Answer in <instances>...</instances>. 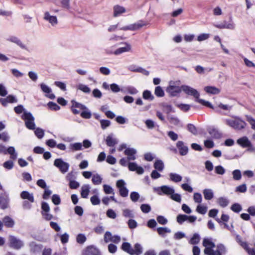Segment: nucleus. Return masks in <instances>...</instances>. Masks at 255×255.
Wrapping results in <instances>:
<instances>
[{"mask_svg":"<svg viewBox=\"0 0 255 255\" xmlns=\"http://www.w3.org/2000/svg\"><path fill=\"white\" fill-rule=\"evenodd\" d=\"M130 198L132 202H137L139 198V194L137 192H132L130 194Z\"/></svg>","mask_w":255,"mask_h":255,"instance_id":"obj_58","label":"nucleus"},{"mask_svg":"<svg viewBox=\"0 0 255 255\" xmlns=\"http://www.w3.org/2000/svg\"><path fill=\"white\" fill-rule=\"evenodd\" d=\"M114 16L117 17L119 15L126 12L125 7L117 5L114 7Z\"/></svg>","mask_w":255,"mask_h":255,"instance_id":"obj_30","label":"nucleus"},{"mask_svg":"<svg viewBox=\"0 0 255 255\" xmlns=\"http://www.w3.org/2000/svg\"><path fill=\"white\" fill-rule=\"evenodd\" d=\"M103 190H104V192L105 193V194H112L113 195L115 194L114 189L111 186H110L109 185L104 184L103 185Z\"/></svg>","mask_w":255,"mask_h":255,"instance_id":"obj_43","label":"nucleus"},{"mask_svg":"<svg viewBox=\"0 0 255 255\" xmlns=\"http://www.w3.org/2000/svg\"><path fill=\"white\" fill-rule=\"evenodd\" d=\"M237 142L243 148H246L251 145V142L247 136H243L239 138Z\"/></svg>","mask_w":255,"mask_h":255,"instance_id":"obj_21","label":"nucleus"},{"mask_svg":"<svg viewBox=\"0 0 255 255\" xmlns=\"http://www.w3.org/2000/svg\"><path fill=\"white\" fill-rule=\"evenodd\" d=\"M147 23L143 20H139L137 22L131 24L129 25L122 27L120 28V30L127 31V30H131L134 31L138 30L143 27V26L146 25Z\"/></svg>","mask_w":255,"mask_h":255,"instance_id":"obj_8","label":"nucleus"},{"mask_svg":"<svg viewBox=\"0 0 255 255\" xmlns=\"http://www.w3.org/2000/svg\"><path fill=\"white\" fill-rule=\"evenodd\" d=\"M217 203L221 207L225 208L228 205L229 201L226 197H221L217 199Z\"/></svg>","mask_w":255,"mask_h":255,"instance_id":"obj_35","label":"nucleus"},{"mask_svg":"<svg viewBox=\"0 0 255 255\" xmlns=\"http://www.w3.org/2000/svg\"><path fill=\"white\" fill-rule=\"evenodd\" d=\"M158 234L162 237L165 236V233H170L171 230L167 227H159L157 229Z\"/></svg>","mask_w":255,"mask_h":255,"instance_id":"obj_41","label":"nucleus"},{"mask_svg":"<svg viewBox=\"0 0 255 255\" xmlns=\"http://www.w3.org/2000/svg\"><path fill=\"white\" fill-rule=\"evenodd\" d=\"M44 19L48 21L52 26H55L58 23V20L56 16L51 15L49 12L44 13Z\"/></svg>","mask_w":255,"mask_h":255,"instance_id":"obj_19","label":"nucleus"},{"mask_svg":"<svg viewBox=\"0 0 255 255\" xmlns=\"http://www.w3.org/2000/svg\"><path fill=\"white\" fill-rule=\"evenodd\" d=\"M123 93H128L130 95H135L138 93V91L132 86H128L123 88Z\"/></svg>","mask_w":255,"mask_h":255,"instance_id":"obj_29","label":"nucleus"},{"mask_svg":"<svg viewBox=\"0 0 255 255\" xmlns=\"http://www.w3.org/2000/svg\"><path fill=\"white\" fill-rule=\"evenodd\" d=\"M20 197L24 200L27 199L31 203L34 201L33 194L27 191H22L20 193Z\"/></svg>","mask_w":255,"mask_h":255,"instance_id":"obj_23","label":"nucleus"},{"mask_svg":"<svg viewBox=\"0 0 255 255\" xmlns=\"http://www.w3.org/2000/svg\"><path fill=\"white\" fill-rule=\"evenodd\" d=\"M181 89L187 95L194 97L196 102L211 109H214L212 105L210 102L199 98L200 93L197 90L187 85L181 86Z\"/></svg>","mask_w":255,"mask_h":255,"instance_id":"obj_1","label":"nucleus"},{"mask_svg":"<svg viewBox=\"0 0 255 255\" xmlns=\"http://www.w3.org/2000/svg\"><path fill=\"white\" fill-rule=\"evenodd\" d=\"M121 249L130 255H140L143 252V248L138 243H136L133 249L129 243L124 242L122 245Z\"/></svg>","mask_w":255,"mask_h":255,"instance_id":"obj_2","label":"nucleus"},{"mask_svg":"<svg viewBox=\"0 0 255 255\" xmlns=\"http://www.w3.org/2000/svg\"><path fill=\"white\" fill-rule=\"evenodd\" d=\"M203 245L205 248L215 247V244L209 239H204L203 242Z\"/></svg>","mask_w":255,"mask_h":255,"instance_id":"obj_48","label":"nucleus"},{"mask_svg":"<svg viewBox=\"0 0 255 255\" xmlns=\"http://www.w3.org/2000/svg\"><path fill=\"white\" fill-rule=\"evenodd\" d=\"M85 111H83L81 113V114H80L81 116L84 119H90L92 116L91 112L89 110H88L87 108V109H85Z\"/></svg>","mask_w":255,"mask_h":255,"instance_id":"obj_56","label":"nucleus"},{"mask_svg":"<svg viewBox=\"0 0 255 255\" xmlns=\"http://www.w3.org/2000/svg\"><path fill=\"white\" fill-rule=\"evenodd\" d=\"M106 142L107 145L110 147H113L118 143V140L114 137L113 133H111L107 136Z\"/></svg>","mask_w":255,"mask_h":255,"instance_id":"obj_22","label":"nucleus"},{"mask_svg":"<svg viewBox=\"0 0 255 255\" xmlns=\"http://www.w3.org/2000/svg\"><path fill=\"white\" fill-rule=\"evenodd\" d=\"M51 200L52 202L55 205H58L61 203V199L60 196L57 194H54L52 195Z\"/></svg>","mask_w":255,"mask_h":255,"instance_id":"obj_60","label":"nucleus"},{"mask_svg":"<svg viewBox=\"0 0 255 255\" xmlns=\"http://www.w3.org/2000/svg\"><path fill=\"white\" fill-rule=\"evenodd\" d=\"M154 167L159 171H162L164 167V163L161 160H157L154 163Z\"/></svg>","mask_w":255,"mask_h":255,"instance_id":"obj_40","label":"nucleus"},{"mask_svg":"<svg viewBox=\"0 0 255 255\" xmlns=\"http://www.w3.org/2000/svg\"><path fill=\"white\" fill-rule=\"evenodd\" d=\"M225 123L229 126L237 130H241L244 128L247 125L244 121L238 117H235L234 120L226 119Z\"/></svg>","mask_w":255,"mask_h":255,"instance_id":"obj_3","label":"nucleus"},{"mask_svg":"<svg viewBox=\"0 0 255 255\" xmlns=\"http://www.w3.org/2000/svg\"><path fill=\"white\" fill-rule=\"evenodd\" d=\"M54 165L58 168L62 173L67 172L69 168L70 165L68 163L63 161L62 158H57L54 161Z\"/></svg>","mask_w":255,"mask_h":255,"instance_id":"obj_7","label":"nucleus"},{"mask_svg":"<svg viewBox=\"0 0 255 255\" xmlns=\"http://www.w3.org/2000/svg\"><path fill=\"white\" fill-rule=\"evenodd\" d=\"M125 44L126 45L125 47H120V48L117 49V50H116L113 52L112 51H109L107 49V50H106V53L108 54H114L116 55H118L123 53L130 51L131 50V45L127 42L125 43Z\"/></svg>","mask_w":255,"mask_h":255,"instance_id":"obj_11","label":"nucleus"},{"mask_svg":"<svg viewBox=\"0 0 255 255\" xmlns=\"http://www.w3.org/2000/svg\"><path fill=\"white\" fill-rule=\"evenodd\" d=\"M179 81H170L169 85L166 88V92L172 96H176L182 91L181 86H178Z\"/></svg>","mask_w":255,"mask_h":255,"instance_id":"obj_5","label":"nucleus"},{"mask_svg":"<svg viewBox=\"0 0 255 255\" xmlns=\"http://www.w3.org/2000/svg\"><path fill=\"white\" fill-rule=\"evenodd\" d=\"M48 107L51 110L58 111L60 109L59 106L53 102H49L47 104Z\"/></svg>","mask_w":255,"mask_h":255,"instance_id":"obj_59","label":"nucleus"},{"mask_svg":"<svg viewBox=\"0 0 255 255\" xmlns=\"http://www.w3.org/2000/svg\"><path fill=\"white\" fill-rule=\"evenodd\" d=\"M9 246L15 250H19L23 246V242L13 236L9 237Z\"/></svg>","mask_w":255,"mask_h":255,"instance_id":"obj_10","label":"nucleus"},{"mask_svg":"<svg viewBox=\"0 0 255 255\" xmlns=\"http://www.w3.org/2000/svg\"><path fill=\"white\" fill-rule=\"evenodd\" d=\"M126 182L123 179L117 181L116 186L119 190V193L122 197H127L128 196V190L126 187Z\"/></svg>","mask_w":255,"mask_h":255,"instance_id":"obj_9","label":"nucleus"},{"mask_svg":"<svg viewBox=\"0 0 255 255\" xmlns=\"http://www.w3.org/2000/svg\"><path fill=\"white\" fill-rule=\"evenodd\" d=\"M86 241V237L83 234H79L76 237V241L80 244H83Z\"/></svg>","mask_w":255,"mask_h":255,"instance_id":"obj_53","label":"nucleus"},{"mask_svg":"<svg viewBox=\"0 0 255 255\" xmlns=\"http://www.w3.org/2000/svg\"><path fill=\"white\" fill-rule=\"evenodd\" d=\"M125 155L127 156V158L129 160H134L136 159L135 154L136 150L132 148H127L124 151Z\"/></svg>","mask_w":255,"mask_h":255,"instance_id":"obj_18","label":"nucleus"},{"mask_svg":"<svg viewBox=\"0 0 255 255\" xmlns=\"http://www.w3.org/2000/svg\"><path fill=\"white\" fill-rule=\"evenodd\" d=\"M102 178L98 174H94L92 176V181L94 185H100L102 183Z\"/></svg>","mask_w":255,"mask_h":255,"instance_id":"obj_39","label":"nucleus"},{"mask_svg":"<svg viewBox=\"0 0 255 255\" xmlns=\"http://www.w3.org/2000/svg\"><path fill=\"white\" fill-rule=\"evenodd\" d=\"M170 180L175 183H178L180 182L182 179V177L176 173H170L169 174Z\"/></svg>","mask_w":255,"mask_h":255,"instance_id":"obj_31","label":"nucleus"},{"mask_svg":"<svg viewBox=\"0 0 255 255\" xmlns=\"http://www.w3.org/2000/svg\"><path fill=\"white\" fill-rule=\"evenodd\" d=\"M179 153L182 156H185L188 153V147L182 141H178L176 144Z\"/></svg>","mask_w":255,"mask_h":255,"instance_id":"obj_12","label":"nucleus"},{"mask_svg":"<svg viewBox=\"0 0 255 255\" xmlns=\"http://www.w3.org/2000/svg\"><path fill=\"white\" fill-rule=\"evenodd\" d=\"M143 98L145 100L152 101L154 99V96L151 94L150 91L145 90L142 94Z\"/></svg>","mask_w":255,"mask_h":255,"instance_id":"obj_42","label":"nucleus"},{"mask_svg":"<svg viewBox=\"0 0 255 255\" xmlns=\"http://www.w3.org/2000/svg\"><path fill=\"white\" fill-rule=\"evenodd\" d=\"M208 131L210 135L214 138H220L222 137V134L215 128H209Z\"/></svg>","mask_w":255,"mask_h":255,"instance_id":"obj_28","label":"nucleus"},{"mask_svg":"<svg viewBox=\"0 0 255 255\" xmlns=\"http://www.w3.org/2000/svg\"><path fill=\"white\" fill-rule=\"evenodd\" d=\"M69 149L72 151H75L78 150H81L83 149L82 144L80 142H75L71 143L69 145Z\"/></svg>","mask_w":255,"mask_h":255,"instance_id":"obj_34","label":"nucleus"},{"mask_svg":"<svg viewBox=\"0 0 255 255\" xmlns=\"http://www.w3.org/2000/svg\"><path fill=\"white\" fill-rule=\"evenodd\" d=\"M247 120L251 125L252 128L255 130V119L250 116H247Z\"/></svg>","mask_w":255,"mask_h":255,"instance_id":"obj_64","label":"nucleus"},{"mask_svg":"<svg viewBox=\"0 0 255 255\" xmlns=\"http://www.w3.org/2000/svg\"><path fill=\"white\" fill-rule=\"evenodd\" d=\"M7 153L10 155V158L12 160H15L17 158V154L15 152V148L13 146H9L7 149Z\"/></svg>","mask_w":255,"mask_h":255,"instance_id":"obj_38","label":"nucleus"},{"mask_svg":"<svg viewBox=\"0 0 255 255\" xmlns=\"http://www.w3.org/2000/svg\"><path fill=\"white\" fill-rule=\"evenodd\" d=\"M196 210L198 213L204 215L207 211V207L205 206L199 205L197 206Z\"/></svg>","mask_w":255,"mask_h":255,"instance_id":"obj_45","label":"nucleus"},{"mask_svg":"<svg viewBox=\"0 0 255 255\" xmlns=\"http://www.w3.org/2000/svg\"><path fill=\"white\" fill-rule=\"evenodd\" d=\"M154 94L158 97H162L164 95V91L160 86H157L155 87Z\"/></svg>","mask_w":255,"mask_h":255,"instance_id":"obj_46","label":"nucleus"},{"mask_svg":"<svg viewBox=\"0 0 255 255\" xmlns=\"http://www.w3.org/2000/svg\"><path fill=\"white\" fill-rule=\"evenodd\" d=\"M78 89L85 93H89L91 91L90 88L82 84H80L78 86Z\"/></svg>","mask_w":255,"mask_h":255,"instance_id":"obj_55","label":"nucleus"},{"mask_svg":"<svg viewBox=\"0 0 255 255\" xmlns=\"http://www.w3.org/2000/svg\"><path fill=\"white\" fill-rule=\"evenodd\" d=\"M187 215L179 214L177 216L176 220L178 224L182 225L185 221H187Z\"/></svg>","mask_w":255,"mask_h":255,"instance_id":"obj_47","label":"nucleus"},{"mask_svg":"<svg viewBox=\"0 0 255 255\" xmlns=\"http://www.w3.org/2000/svg\"><path fill=\"white\" fill-rule=\"evenodd\" d=\"M110 88L114 93H118L119 92H123V88L121 89L118 85L113 83L110 85Z\"/></svg>","mask_w":255,"mask_h":255,"instance_id":"obj_51","label":"nucleus"},{"mask_svg":"<svg viewBox=\"0 0 255 255\" xmlns=\"http://www.w3.org/2000/svg\"><path fill=\"white\" fill-rule=\"evenodd\" d=\"M230 22L229 23H226V21H224L223 23L221 24H214L213 25L214 27L219 28V29H234L235 28V24L232 21V17H230Z\"/></svg>","mask_w":255,"mask_h":255,"instance_id":"obj_16","label":"nucleus"},{"mask_svg":"<svg viewBox=\"0 0 255 255\" xmlns=\"http://www.w3.org/2000/svg\"><path fill=\"white\" fill-rule=\"evenodd\" d=\"M153 189V191L159 195H166L170 196L171 194H173V193L175 192V190L173 187H169L167 185L154 187Z\"/></svg>","mask_w":255,"mask_h":255,"instance_id":"obj_6","label":"nucleus"},{"mask_svg":"<svg viewBox=\"0 0 255 255\" xmlns=\"http://www.w3.org/2000/svg\"><path fill=\"white\" fill-rule=\"evenodd\" d=\"M123 215L126 218H133L134 217L132 211L128 209L123 210Z\"/></svg>","mask_w":255,"mask_h":255,"instance_id":"obj_50","label":"nucleus"},{"mask_svg":"<svg viewBox=\"0 0 255 255\" xmlns=\"http://www.w3.org/2000/svg\"><path fill=\"white\" fill-rule=\"evenodd\" d=\"M34 133L35 135L38 138H42L44 134V130L40 128H37L35 129L34 131Z\"/></svg>","mask_w":255,"mask_h":255,"instance_id":"obj_63","label":"nucleus"},{"mask_svg":"<svg viewBox=\"0 0 255 255\" xmlns=\"http://www.w3.org/2000/svg\"><path fill=\"white\" fill-rule=\"evenodd\" d=\"M204 198L207 200H211L214 197V193L212 190L210 189H205L203 192Z\"/></svg>","mask_w":255,"mask_h":255,"instance_id":"obj_33","label":"nucleus"},{"mask_svg":"<svg viewBox=\"0 0 255 255\" xmlns=\"http://www.w3.org/2000/svg\"><path fill=\"white\" fill-rule=\"evenodd\" d=\"M90 201L93 205H98L100 203V199L98 195H94L90 198Z\"/></svg>","mask_w":255,"mask_h":255,"instance_id":"obj_49","label":"nucleus"},{"mask_svg":"<svg viewBox=\"0 0 255 255\" xmlns=\"http://www.w3.org/2000/svg\"><path fill=\"white\" fill-rule=\"evenodd\" d=\"M9 199L7 195L0 194V208L5 209L8 207Z\"/></svg>","mask_w":255,"mask_h":255,"instance_id":"obj_20","label":"nucleus"},{"mask_svg":"<svg viewBox=\"0 0 255 255\" xmlns=\"http://www.w3.org/2000/svg\"><path fill=\"white\" fill-rule=\"evenodd\" d=\"M128 168L129 171H136L138 174H142L144 173L143 168L138 166L135 162H129Z\"/></svg>","mask_w":255,"mask_h":255,"instance_id":"obj_15","label":"nucleus"},{"mask_svg":"<svg viewBox=\"0 0 255 255\" xmlns=\"http://www.w3.org/2000/svg\"><path fill=\"white\" fill-rule=\"evenodd\" d=\"M231 210L236 213H239L242 209V206L238 203H235L232 205Z\"/></svg>","mask_w":255,"mask_h":255,"instance_id":"obj_61","label":"nucleus"},{"mask_svg":"<svg viewBox=\"0 0 255 255\" xmlns=\"http://www.w3.org/2000/svg\"><path fill=\"white\" fill-rule=\"evenodd\" d=\"M247 188L246 184H243L237 186L236 188L235 191L236 192L245 193L247 191Z\"/></svg>","mask_w":255,"mask_h":255,"instance_id":"obj_57","label":"nucleus"},{"mask_svg":"<svg viewBox=\"0 0 255 255\" xmlns=\"http://www.w3.org/2000/svg\"><path fill=\"white\" fill-rule=\"evenodd\" d=\"M140 209L144 213H148L151 211V207L149 204H143L140 206Z\"/></svg>","mask_w":255,"mask_h":255,"instance_id":"obj_54","label":"nucleus"},{"mask_svg":"<svg viewBox=\"0 0 255 255\" xmlns=\"http://www.w3.org/2000/svg\"><path fill=\"white\" fill-rule=\"evenodd\" d=\"M90 186L89 184H84L81 187V196L83 198H87L90 192Z\"/></svg>","mask_w":255,"mask_h":255,"instance_id":"obj_26","label":"nucleus"},{"mask_svg":"<svg viewBox=\"0 0 255 255\" xmlns=\"http://www.w3.org/2000/svg\"><path fill=\"white\" fill-rule=\"evenodd\" d=\"M40 88L42 92L46 94L45 96L50 99H54L55 98V95L52 93L51 89L44 83L40 85Z\"/></svg>","mask_w":255,"mask_h":255,"instance_id":"obj_17","label":"nucleus"},{"mask_svg":"<svg viewBox=\"0 0 255 255\" xmlns=\"http://www.w3.org/2000/svg\"><path fill=\"white\" fill-rule=\"evenodd\" d=\"M205 91L210 94L216 95L220 93V89L214 86H206L204 88Z\"/></svg>","mask_w":255,"mask_h":255,"instance_id":"obj_27","label":"nucleus"},{"mask_svg":"<svg viewBox=\"0 0 255 255\" xmlns=\"http://www.w3.org/2000/svg\"><path fill=\"white\" fill-rule=\"evenodd\" d=\"M30 250L33 253L38 252L42 249V246L41 245L36 244L35 242H32L29 244Z\"/></svg>","mask_w":255,"mask_h":255,"instance_id":"obj_36","label":"nucleus"},{"mask_svg":"<svg viewBox=\"0 0 255 255\" xmlns=\"http://www.w3.org/2000/svg\"><path fill=\"white\" fill-rule=\"evenodd\" d=\"M233 178L235 180H240L242 178L241 172L239 169H236L232 172Z\"/></svg>","mask_w":255,"mask_h":255,"instance_id":"obj_44","label":"nucleus"},{"mask_svg":"<svg viewBox=\"0 0 255 255\" xmlns=\"http://www.w3.org/2000/svg\"><path fill=\"white\" fill-rule=\"evenodd\" d=\"M21 118L25 121V125L27 128L31 130L35 128V125L34 122V118L30 112L24 111Z\"/></svg>","mask_w":255,"mask_h":255,"instance_id":"obj_4","label":"nucleus"},{"mask_svg":"<svg viewBox=\"0 0 255 255\" xmlns=\"http://www.w3.org/2000/svg\"><path fill=\"white\" fill-rule=\"evenodd\" d=\"M213 107L214 108L213 109L216 112H220L219 110V108L222 109L223 110H225V111H230L232 108V106H230L229 105H224L222 103L219 104L217 107H214L213 106Z\"/></svg>","mask_w":255,"mask_h":255,"instance_id":"obj_32","label":"nucleus"},{"mask_svg":"<svg viewBox=\"0 0 255 255\" xmlns=\"http://www.w3.org/2000/svg\"><path fill=\"white\" fill-rule=\"evenodd\" d=\"M176 106L183 112H188L190 109V105L185 104H177Z\"/></svg>","mask_w":255,"mask_h":255,"instance_id":"obj_52","label":"nucleus"},{"mask_svg":"<svg viewBox=\"0 0 255 255\" xmlns=\"http://www.w3.org/2000/svg\"><path fill=\"white\" fill-rule=\"evenodd\" d=\"M8 40L11 42L16 44L18 46H19L22 49H27L26 46L22 43L21 41L18 37H17L16 36H10L8 38Z\"/></svg>","mask_w":255,"mask_h":255,"instance_id":"obj_25","label":"nucleus"},{"mask_svg":"<svg viewBox=\"0 0 255 255\" xmlns=\"http://www.w3.org/2000/svg\"><path fill=\"white\" fill-rule=\"evenodd\" d=\"M200 235L198 233H195L189 241V243L193 245H197L200 242Z\"/></svg>","mask_w":255,"mask_h":255,"instance_id":"obj_37","label":"nucleus"},{"mask_svg":"<svg viewBox=\"0 0 255 255\" xmlns=\"http://www.w3.org/2000/svg\"><path fill=\"white\" fill-rule=\"evenodd\" d=\"M4 225L7 228H13L15 224L14 221L9 216H6L2 219Z\"/></svg>","mask_w":255,"mask_h":255,"instance_id":"obj_24","label":"nucleus"},{"mask_svg":"<svg viewBox=\"0 0 255 255\" xmlns=\"http://www.w3.org/2000/svg\"><path fill=\"white\" fill-rule=\"evenodd\" d=\"M71 103L72 104L71 106V110L73 113L75 115L79 114L80 113L79 110H77V109L82 110L87 109V107L85 105L78 103L74 100H72Z\"/></svg>","mask_w":255,"mask_h":255,"instance_id":"obj_13","label":"nucleus"},{"mask_svg":"<svg viewBox=\"0 0 255 255\" xmlns=\"http://www.w3.org/2000/svg\"><path fill=\"white\" fill-rule=\"evenodd\" d=\"M83 255H102V254L98 248L93 246H90L86 248Z\"/></svg>","mask_w":255,"mask_h":255,"instance_id":"obj_14","label":"nucleus"},{"mask_svg":"<svg viewBox=\"0 0 255 255\" xmlns=\"http://www.w3.org/2000/svg\"><path fill=\"white\" fill-rule=\"evenodd\" d=\"M215 171L218 174L223 175L225 173V169L222 166L218 165L215 167Z\"/></svg>","mask_w":255,"mask_h":255,"instance_id":"obj_62","label":"nucleus"}]
</instances>
